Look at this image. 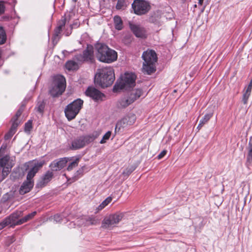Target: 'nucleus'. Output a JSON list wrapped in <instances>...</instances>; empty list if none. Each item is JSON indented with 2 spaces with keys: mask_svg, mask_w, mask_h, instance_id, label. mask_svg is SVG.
<instances>
[{
  "mask_svg": "<svg viewBox=\"0 0 252 252\" xmlns=\"http://www.w3.org/2000/svg\"><path fill=\"white\" fill-rule=\"evenodd\" d=\"M96 57L100 62L110 63L117 60V53L106 45L97 43L95 45Z\"/></svg>",
  "mask_w": 252,
  "mask_h": 252,
  "instance_id": "1",
  "label": "nucleus"
},
{
  "mask_svg": "<svg viewBox=\"0 0 252 252\" xmlns=\"http://www.w3.org/2000/svg\"><path fill=\"white\" fill-rule=\"evenodd\" d=\"M94 80L102 88L110 86L115 80L114 69L111 67L99 69L95 75Z\"/></svg>",
  "mask_w": 252,
  "mask_h": 252,
  "instance_id": "2",
  "label": "nucleus"
},
{
  "mask_svg": "<svg viewBox=\"0 0 252 252\" xmlns=\"http://www.w3.org/2000/svg\"><path fill=\"white\" fill-rule=\"evenodd\" d=\"M142 58L144 60L142 70L144 73L150 75L156 71V63L157 62V56L152 50L144 51Z\"/></svg>",
  "mask_w": 252,
  "mask_h": 252,
  "instance_id": "3",
  "label": "nucleus"
},
{
  "mask_svg": "<svg viewBox=\"0 0 252 252\" xmlns=\"http://www.w3.org/2000/svg\"><path fill=\"white\" fill-rule=\"evenodd\" d=\"M65 79L62 75H57L54 77L53 82L49 90L50 94L53 97L61 95L65 89Z\"/></svg>",
  "mask_w": 252,
  "mask_h": 252,
  "instance_id": "4",
  "label": "nucleus"
},
{
  "mask_svg": "<svg viewBox=\"0 0 252 252\" xmlns=\"http://www.w3.org/2000/svg\"><path fill=\"white\" fill-rule=\"evenodd\" d=\"M136 76L133 73H126L121 80L114 86V90L126 89L132 87L135 85Z\"/></svg>",
  "mask_w": 252,
  "mask_h": 252,
  "instance_id": "5",
  "label": "nucleus"
},
{
  "mask_svg": "<svg viewBox=\"0 0 252 252\" xmlns=\"http://www.w3.org/2000/svg\"><path fill=\"white\" fill-rule=\"evenodd\" d=\"M83 104V101L78 98L67 106L64 112L68 120H71L75 118L81 109Z\"/></svg>",
  "mask_w": 252,
  "mask_h": 252,
  "instance_id": "6",
  "label": "nucleus"
},
{
  "mask_svg": "<svg viewBox=\"0 0 252 252\" xmlns=\"http://www.w3.org/2000/svg\"><path fill=\"white\" fill-rule=\"evenodd\" d=\"M23 215V212L21 211H17L11 214L9 217L6 218L0 222V230L2 229L5 226L10 225L11 227H14L16 225H21L19 221Z\"/></svg>",
  "mask_w": 252,
  "mask_h": 252,
  "instance_id": "7",
  "label": "nucleus"
},
{
  "mask_svg": "<svg viewBox=\"0 0 252 252\" xmlns=\"http://www.w3.org/2000/svg\"><path fill=\"white\" fill-rule=\"evenodd\" d=\"M134 13L138 15L147 13L151 9L150 3L145 0H134L132 4Z\"/></svg>",
  "mask_w": 252,
  "mask_h": 252,
  "instance_id": "8",
  "label": "nucleus"
},
{
  "mask_svg": "<svg viewBox=\"0 0 252 252\" xmlns=\"http://www.w3.org/2000/svg\"><path fill=\"white\" fill-rule=\"evenodd\" d=\"M136 121V116L133 114H129L119 120L116 124L115 132H119L122 129L127 128L133 125Z\"/></svg>",
  "mask_w": 252,
  "mask_h": 252,
  "instance_id": "9",
  "label": "nucleus"
},
{
  "mask_svg": "<svg viewBox=\"0 0 252 252\" xmlns=\"http://www.w3.org/2000/svg\"><path fill=\"white\" fill-rule=\"evenodd\" d=\"M123 216V214L120 213L109 215L103 220L102 227L105 228L110 229L115 226L122 220Z\"/></svg>",
  "mask_w": 252,
  "mask_h": 252,
  "instance_id": "10",
  "label": "nucleus"
},
{
  "mask_svg": "<svg viewBox=\"0 0 252 252\" xmlns=\"http://www.w3.org/2000/svg\"><path fill=\"white\" fill-rule=\"evenodd\" d=\"M45 161L44 160L39 161H32L26 163L25 165V166L30 168L27 176V180L32 181V178L35 176V174L38 172L39 169L42 167Z\"/></svg>",
  "mask_w": 252,
  "mask_h": 252,
  "instance_id": "11",
  "label": "nucleus"
},
{
  "mask_svg": "<svg viewBox=\"0 0 252 252\" xmlns=\"http://www.w3.org/2000/svg\"><path fill=\"white\" fill-rule=\"evenodd\" d=\"M96 137L94 135H88L84 137H81L79 138L75 139L72 143V148L73 149H78L81 148L93 142Z\"/></svg>",
  "mask_w": 252,
  "mask_h": 252,
  "instance_id": "12",
  "label": "nucleus"
},
{
  "mask_svg": "<svg viewBox=\"0 0 252 252\" xmlns=\"http://www.w3.org/2000/svg\"><path fill=\"white\" fill-rule=\"evenodd\" d=\"M75 58L78 62L85 61L93 62L94 60L93 47L92 46H88L87 49L83 52L82 55H77L75 56Z\"/></svg>",
  "mask_w": 252,
  "mask_h": 252,
  "instance_id": "13",
  "label": "nucleus"
},
{
  "mask_svg": "<svg viewBox=\"0 0 252 252\" xmlns=\"http://www.w3.org/2000/svg\"><path fill=\"white\" fill-rule=\"evenodd\" d=\"M86 95L92 98L95 101H102L105 95L94 87H89L85 92Z\"/></svg>",
  "mask_w": 252,
  "mask_h": 252,
  "instance_id": "14",
  "label": "nucleus"
},
{
  "mask_svg": "<svg viewBox=\"0 0 252 252\" xmlns=\"http://www.w3.org/2000/svg\"><path fill=\"white\" fill-rule=\"evenodd\" d=\"M72 12H67L61 21L58 23V26L55 31V36H58L61 33L63 28L65 25L66 22H69L71 17L73 16Z\"/></svg>",
  "mask_w": 252,
  "mask_h": 252,
  "instance_id": "15",
  "label": "nucleus"
},
{
  "mask_svg": "<svg viewBox=\"0 0 252 252\" xmlns=\"http://www.w3.org/2000/svg\"><path fill=\"white\" fill-rule=\"evenodd\" d=\"M68 158H63L59 159V160H55L50 165V167L53 171H58L63 169L66 166Z\"/></svg>",
  "mask_w": 252,
  "mask_h": 252,
  "instance_id": "16",
  "label": "nucleus"
},
{
  "mask_svg": "<svg viewBox=\"0 0 252 252\" xmlns=\"http://www.w3.org/2000/svg\"><path fill=\"white\" fill-rule=\"evenodd\" d=\"M53 176V173L51 171H48L40 179L37 184V186L40 188L45 186L48 182L51 181Z\"/></svg>",
  "mask_w": 252,
  "mask_h": 252,
  "instance_id": "17",
  "label": "nucleus"
},
{
  "mask_svg": "<svg viewBox=\"0 0 252 252\" xmlns=\"http://www.w3.org/2000/svg\"><path fill=\"white\" fill-rule=\"evenodd\" d=\"M129 27L133 33L138 37H143L145 35V32L143 28L138 25L129 24Z\"/></svg>",
  "mask_w": 252,
  "mask_h": 252,
  "instance_id": "18",
  "label": "nucleus"
},
{
  "mask_svg": "<svg viewBox=\"0 0 252 252\" xmlns=\"http://www.w3.org/2000/svg\"><path fill=\"white\" fill-rule=\"evenodd\" d=\"M33 182L32 181L27 180L21 186L19 190L20 193L21 194H24L29 192L33 187Z\"/></svg>",
  "mask_w": 252,
  "mask_h": 252,
  "instance_id": "19",
  "label": "nucleus"
},
{
  "mask_svg": "<svg viewBox=\"0 0 252 252\" xmlns=\"http://www.w3.org/2000/svg\"><path fill=\"white\" fill-rule=\"evenodd\" d=\"M143 94V92L140 89L132 90L128 95V97L130 99L129 101L133 102L135 100L139 98Z\"/></svg>",
  "mask_w": 252,
  "mask_h": 252,
  "instance_id": "20",
  "label": "nucleus"
},
{
  "mask_svg": "<svg viewBox=\"0 0 252 252\" xmlns=\"http://www.w3.org/2000/svg\"><path fill=\"white\" fill-rule=\"evenodd\" d=\"M252 89V85L249 84L248 86L245 87L243 91V95L242 101L244 104L247 103L249 98L251 95Z\"/></svg>",
  "mask_w": 252,
  "mask_h": 252,
  "instance_id": "21",
  "label": "nucleus"
},
{
  "mask_svg": "<svg viewBox=\"0 0 252 252\" xmlns=\"http://www.w3.org/2000/svg\"><path fill=\"white\" fill-rule=\"evenodd\" d=\"M247 149L248 153L247 157V163L250 164L252 163V137L250 138Z\"/></svg>",
  "mask_w": 252,
  "mask_h": 252,
  "instance_id": "22",
  "label": "nucleus"
},
{
  "mask_svg": "<svg viewBox=\"0 0 252 252\" xmlns=\"http://www.w3.org/2000/svg\"><path fill=\"white\" fill-rule=\"evenodd\" d=\"M115 28L117 30H121L123 28V23L121 18L118 15L115 16L113 18Z\"/></svg>",
  "mask_w": 252,
  "mask_h": 252,
  "instance_id": "23",
  "label": "nucleus"
},
{
  "mask_svg": "<svg viewBox=\"0 0 252 252\" xmlns=\"http://www.w3.org/2000/svg\"><path fill=\"white\" fill-rule=\"evenodd\" d=\"M130 99L128 97L124 98L121 99L118 103V107L120 108H126L128 106L129 104L133 103L132 102H130Z\"/></svg>",
  "mask_w": 252,
  "mask_h": 252,
  "instance_id": "24",
  "label": "nucleus"
},
{
  "mask_svg": "<svg viewBox=\"0 0 252 252\" xmlns=\"http://www.w3.org/2000/svg\"><path fill=\"white\" fill-rule=\"evenodd\" d=\"M65 67L68 70H76L79 67L78 63L74 61H69L66 62Z\"/></svg>",
  "mask_w": 252,
  "mask_h": 252,
  "instance_id": "25",
  "label": "nucleus"
},
{
  "mask_svg": "<svg viewBox=\"0 0 252 252\" xmlns=\"http://www.w3.org/2000/svg\"><path fill=\"white\" fill-rule=\"evenodd\" d=\"M112 200V198L110 196L106 198L96 208L97 212L102 210L105 206H106L111 202Z\"/></svg>",
  "mask_w": 252,
  "mask_h": 252,
  "instance_id": "26",
  "label": "nucleus"
},
{
  "mask_svg": "<svg viewBox=\"0 0 252 252\" xmlns=\"http://www.w3.org/2000/svg\"><path fill=\"white\" fill-rule=\"evenodd\" d=\"M36 214V212L34 211V212L27 215L25 217L20 219V221H19L20 223H21V224H22L25 222H27L28 221H29L31 220H32L35 216Z\"/></svg>",
  "mask_w": 252,
  "mask_h": 252,
  "instance_id": "27",
  "label": "nucleus"
},
{
  "mask_svg": "<svg viewBox=\"0 0 252 252\" xmlns=\"http://www.w3.org/2000/svg\"><path fill=\"white\" fill-rule=\"evenodd\" d=\"M128 4L126 0H118L116 8L117 9H124Z\"/></svg>",
  "mask_w": 252,
  "mask_h": 252,
  "instance_id": "28",
  "label": "nucleus"
},
{
  "mask_svg": "<svg viewBox=\"0 0 252 252\" xmlns=\"http://www.w3.org/2000/svg\"><path fill=\"white\" fill-rule=\"evenodd\" d=\"M11 166L10 165H8L7 166H5L2 168V170L1 172L2 177L0 179V180L2 181L8 175L11 170Z\"/></svg>",
  "mask_w": 252,
  "mask_h": 252,
  "instance_id": "29",
  "label": "nucleus"
},
{
  "mask_svg": "<svg viewBox=\"0 0 252 252\" xmlns=\"http://www.w3.org/2000/svg\"><path fill=\"white\" fill-rule=\"evenodd\" d=\"M6 39V33L3 28L0 27V44H3Z\"/></svg>",
  "mask_w": 252,
  "mask_h": 252,
  "instance_id": "30",
  "label": "nucleus"
},
{
  "mask_svg": "<svg viewBox=\"0 0 252 252\" xmlns=\"http://www.w3.org/2000/svg\"><path fill=\"white\" fill-rule=\"evenodd\" d=\"M8 162L9 157L8 156H5L0 159V166L2 168L7 166L8 165H10Z\"/></svg>",
  "mask_w": 252,
  "mask_h": 252,
  "instance_id": "31",
  "label": "nucleus"
},
{
  "mask_svg": "<svg viewBox=\"0 0 252 252\" xmlns=\"http://www.w3.org/2000/svg\"><path fill=\"white\" fill-rule=\"evenodd\" d=\"M212 113L206 114L205 115L204 117L200 120V122L201 124H202L203 125H204L209 121V120L211 119V118H212Z\"/></svg>",
  "mask_w": 252,
  "mask_h": 252,
  "instance_id": "32",
  "label": "nucleus"
},
{
  "mask_svg": "<svg viewBox=\"0 0 252 252\" xmlns=\"http://www.w3.org/2000/svg\"><path fill=\"white\" fill-rule=\"evenodd\" d=\"M79 162V158H76L74 161L71 162L67 168L68 171L71 170L73 168L76 167Z\"/></svg>",
  "mask_w": 252,
  "mask_h": 252,
  "instance_id": "33",
  "label": "nucleus"
},
{
  "mask_svg": "<svg viewBox=\"0 0 252 252\" xmlns=\"http://www.w3.org/2000/svg\"><path fill=\"white\" fill-rule=\"evenodd\" d=\"M97 220L93 217H88L86 219V224L87 225H95L97 223Z\"/></svg>",
  "mask_w": 252,
  "mask_h": 252,
  "instance_id": "34",
  "label": "nucleus"
},
{
  "mask_svg": "<svg viewBox=\"0 0 252 252\" xmlns=\"http://www.w3.org/2000/svg\"><path fill=\"white\" fill-rule=\"evenodd\" d=\"M14 119V118H13L12 119V126L10 128V130L12 131L14 133H15L16 128L18 126V121L15 120Z\"/></svg>",
  "mask_w": 252,
  "mask_h": 252,
  "instance_id": "35",
  "label": "nucleus"
},
{
  "mask_svg": "<svg viewBox=\"0 0 252 252\" xmlns=\"http://www.w3.org/2000/svg\"><path fill=\"white\" fill-rule=\"evenodd\" d=\"M111 131L107 132L103 136L102 139L100 141V143L103 144L105 143L106 140H108L111 136Z\"/></svg>",
  "mask_w": 252,
  "mask_h": 252,
  "instance_id": "36",
  "label": "nucleus"
},
{
  "mask_svg": "<svg viewBox=\"0 0 252 252\" xmlns=\"http://www.w3.org/2000/svg\"><path fill=\"white\" fill-rule=\"evenodd\" d=\"M32 128V122L31 121H29L25 124V130L26 132H29Z\"/></svg>",
  "mask_w": 252,
  "mask_h": 252,
  "instance_id": "37",
  "label": "nucleus"
},
{
  "mask_svg": "<svg viewBox=\"0 0 252 252\" xmlns=\"http://www.w3.org/2000/svg\"><path fill=\"white\" fill-rule=\"evenodd\" d=\"M15 133L12 132V131L9 130L8 133H7L4 136V139L5 140H8L12 137V136Z\"/></svg>",
  "mask_w": 252,
  "mask_h": 252,
  "instance_id": "38",
  "label": "nucleus"
},
{
  "mask_svg": "<svg viewBox=\"0 0 252 252\" xmlns=\"http://www.w3.org/2000/svg\"><path fill=\"white\" fill-rule=\"evenodd\" d=\"M23 108L22 107L19 109V110L17 112L15 117L13 118H14V120L18 121V118L21 115V114L23 112Z\"/></svg>",
  "mask_w": 252,
  "mask_h": 252,
  "instance_id": "39",
  "label": "nucleus"
},
{
  "mask_svg": "<svg viewBox=\"0 0 252 252\" xmlns=\"http://www.w3.org/2000/svg\"><path fill=\"white\" fill-rule=\"evenodd\" d=\"M5 11V5L3 2L0 1V15L3 14Z\"/></svg>",
  "mask_w": 252,
  "mask_h": 252,
  "instance_id": "40",
  "label": "nucleus"
},
{
  "mask_svg": "<svg viewBox=\"0 0 252 252\" xmlns=\"http://www.w3.org/2000/svg\"><path fill=\"white\" fill-rule=\"evenodd\" d=\"M53 219L56 222H59L61 220V217L60 215L56 214L54 216Z\"/></svg>",
  "mask_w": 252,
  "mask_h": 252,
  "instance_id": "41",
  "label": "nucleus"
},
{
  "mask_svg": "<svg viewBox=\"0 0 252 252\" xmlns=\"http://www.w3.org/2000/svg\"><path fill=\"white\" fill-rule=\"evenodd\" d=\"M167 153V151L164 150H163L158 156V159H160L161 158H162L163 157H164V156Z\"/></svg>",
  "mask_w": 252,
  "mask_h": 252,
  "instance_id": "42",
  "label": "nucleus"
},
{
  "mask_svg": "<svg viewBox=\"0 0 252 252\" xmlns=\"http://www.w3.org/2000/svg\"><path fill=\"white\" fill-rule=\"evenodd\" d=\"M44 108V104L43 103H41L38 106L37 110L39 112H42L43 111Z\"/></svg>",
  "mask_w": 252,
  "mask_h": 252,
  "instance_id": "43",
  "label": "nucleus"
},
{
  "mask_svg": "<svg viewBox=\"0 0 252 252\" xmlns=\"http://www.w3.org/2000/svg\"><path fill=\"white\" fill-rule=\"evenodd\" d=\"M71 28H77L79 26V24L77 22H75L73 25L70 26Z\"/></svg>",
  "mask_w": 252,
  "mask_h": 252,
  "instance_id": "44",
  "label": "nucleus"
},
{
  "mask_svg": "<svg viewBox=\"0 0 252 252\" xmlns=\"http://www.w3.org/2000/svg\"><path fill=\"white\" fill-rule=\"evenodd\" d=\"M133 170H128L126 169V171L123 172V174H126V175H129L132 172Z\"/></svg>",
  "mask_w": 252,
  "mask_h": 252,
  "instance_id": "45",
  "label": "nucleus"
},
{
  "mask_svg": "<svg viewBox=\"0 0 252 252\" xmlns=\"http://www.w3.org/2000/svg\"><path fill=\"white\" fill-rule=\"evenodd\" d=\"M204 125L202 124H201V123L199 122V123L197 126V128L198 129H200Z\"/></svg>",
  "mask_w": 252,
  "mask_h": 252,
  "instance_id": "46",
  "label": "nucleus"
},
{
  "mask_svg": "<svg viewBox=\"0 0 252 252\" xmlns=\"http://www.w3.org/2000/svg\"><path fill=\"white\" fill-rule=\"evenodd\" d=\"M6 148V145H2L0 149V151L2 150V149H5Z\"/></svg>",
  "mask_w": 252,
  "mask_h": 252,
  "instance_id": "47",
  "label": "nucleus"
},
{
  "mask_svg": "<svg viewBox=\"0 0 252 252\" xmlns=\"http://www.w3.org/2000/svg\"><path fill=\"white\" fill-rule=\"evenodd\" d=\"M77 179V178L76 177V176H74V177H73L72 179H71V182H74Z\"/></svg>",
  "mask_w": 252,
  "mask_h": 252,
  "instance_id": "48",
  "label": "nucleus"
},
{
  "mask_svg": "<svg viewBox=\"0 0 252 252\" xmlns=\"http://www.w3.org/2000/svg\"><path fill=\"white\" fill-rule=\"evenodd\" d=\"M203 2V0H198V4L202 5Z\"/></svg>",
  "mask_w": 252,
  "mask_h": 252,
  "instance_id": "49",
  "label": "nucleus"
},
{
  "mask_svg": "<svg viewBox=\"0 0 252 252\" xmlns=\"http://www.w3.org/2000/svg\"><path fill=\"white\" fill-rule=\"evenodd\" d=\"M71 33V32H67V33H66V35L68 36Z\"/></svg>",
  "mask_w": 252,
  "mask_h": 252,
  "instance_id": "50",
  "label": "nucleus"
},
{
  "mask_svg": "<svg viewBox=\"0 0 252 252\" xmlns=\"http://www.w3.org/2000/svg\"><path fill=\"white\" fill-rule=\"evenodd\" d=\"M78 173H79V171H77V172H76V174H78Z\"/></svg>",
  "mask_w": 252,
  "mask_h": 252,
  "instance_id": "51",
  "label": "nucleus"
},
{
  "mask_svg": "<svg viewBox=\"0 0 252 252\" xmlns=\"http://www.w3.org/2000/svg\"><path fill=\"white\" fill-rule=\"evenodd\" d=\"M73 1L74 2H76V1H77V0H73Z\"/></svg>",
  "mask_w": 252,
  "mask_h": 252,
  "instance_id": "52",
  "label": "nucleus"
},
{
  "mask_svg": "<svg viewBox=\"0 0 252 252\" xmlns=\"http://www.w3.org/2000/svg\"><path fill=\"white\" fill-rule=\"evenodd\" d=\"M1 209H0V213H1Z\"/></svg>",
  "mask_w": 252,
  "mask_h": 252,
  "instance_id": "53",
  "label": "nucleus"
}]
</instances>
